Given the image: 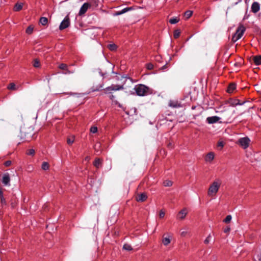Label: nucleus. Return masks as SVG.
Returning a JSON list of instances; mask_svg holds the SVG:
<instances>
[{"mask_svg":"<svg viewBox=\"0 0 261 261\" xmlns=\"http://www.w3.org/2000/svg\"><path fill=\"white\" fill-rule=\"evenodd\" d=\"M10 181V177L8 174H5L3 177V182L5 185H9Z\"/></svg>","mask_w":261,"mask_h":261,"instance_id":"obj_16","label":"nucleus"},{"mask_svg":"<svg viewBox=\"0 0 261 261\" xmlns=\"http://www.w3.org/2000/svg\"><path fill=\"white\" fill-rule=\"evenodd\" d=\"M91 7V5L88 3H84L83 6L81 7L80 11H79V15H84L88 8Z\"/></svg>","mask_w":261,"mask_h":261,"instance_id":"obj_7","label":"nucleus"},{"mask_svg":"<svg viewBox=\"0 0 261 261\" xmlns=\"http://www.w3.org/2000/svg\"><path fill=\"white\" fill-rule=\"evenodd\" d=\"M27 154L28 155H33L35 154V150L33 149H30L28 151Z\"/></svg>","mask_w":261,"mask_h":261,"instance_id":"obj_37","label":"nucleus"},{"mask_svg":"<svg viewBox=\"0 0 261 261\" xmlns=\"http://www.w3.org/2000/svg\"><path fill=\"white\" fill-rule=\"evenodd\" d=\"M189 228L188 227H185L180 230V235L182 237H186L189 234Z\"/></svg>","mask_w":261,"mask_h":261,"instance_id":"obj_11","label":"nucleus"},{"mask_svg":"<svg viewBox=\"0 0 261 261\" xmlns=\"http://www.w3.org/2000/svg\"><path fill=\"white\" fill-rule=\"evenodd\" d=\"M147 198V196L145 193H142L141 194L138 195L136 197V200L138 201L143 202L145 201Z\"/></svg>","mask_w":261,"mask_h":261,"instance_id":"obj_13","label":"nucleus"},{"mask_svg":"<svg viewBox=\"0 0 261 261\" xmlns=\"http://www.w3.org/2000/svg\"><path fill=\"white\" fill-rule=\"evenodd\" d=\"M220 119V118L216 116L208 117L206 118V122L209 124H213L217 122Z\"/></svg>","mask_w":261,"mask_h":261,"instance_id":"obj_8","label":"nucleus"},{"mask_svg":"<svg viewBox=\"0 0 261 261\" xmlns=\"http://www.w3.org/2000/svg\"><path fill=\"white\" fill-rule=\"evenodd\" d=\"M179 19L175 17V18H171L170 20H169V22L170 23H171V24H175L177 22H178L179 21Z\"/></svg>","mask_w":261,"mask_h":261,"instance_id":"obj_28","label":"nucleus"},{"mask_svg":"<svg viewBox=\"0 0 261 261\" xmlns=\"http://www.w3.org/2000/svg\"><path fill=\"white\" fill-rule=\"evenodd\" d=\"M114 97V95H111L110 96V99H113Z\"/></svg>","mask_w":261,"mask_h":261,"instance_id":"obj_48","label":"nucleus"},{"mask_svg":"<svg viewBox=\"0 0 261 261\" xmlns=\"http://www.w3.org/2000/svg\"><path fill=\"white\" fill-rule=\"evenodd\" d=\"M215 153L213 152H208L205 156L204 160L206 162L211 163L214 160Z\"/></svg>","mask_w":261,"mask_h":261,"instance_id":"obj_9","label":"nucleus"},{"mask_svg":"<svg viewBox=\"0 0 261 261\" xmlns=\"http://www.w3.org/2000/svg\"><path fill=\"white\" fill-rule=\"evenodd\" d=\"M8 89L11 90H16L17 89V87L16 86V85L14 83H10L8 86Z\"/></svg>","mask_w":261,"mask_h":261,"instance_id":"obj_22","label":"nucleus"},{"mask_svg":"<svg viewBox=\"0 0 261 261\" xmlns=\"http://www.w3.org/2000/svg\"><path fill=\"white\" fill-rule=\"evenodd\" d=\"M180 30H176L174 32V34H173L174 37L175 38H177L180 36Z\"/></svg>","mask_w":261,"mask_h":261,"instance_id":"obj_30","label":"nucleus"},{"mask_svg":"<svg viewBox=\"0 0 261 261\" xmlns=\"http://www.w3.org/2000/svg\"><path fill=\"white\" fill-rule=\"evenodd\" d=\"M230 230V228L229 227L227 226L224 229V232L225 233H228Z\"/></svg>","mask_w":261,"mask_h":261,"instance_id":"obj_44","label":"nucleus"},{"mask_svg":"<svg viewBox=\"0 0 261 261\" xmlns=\"http://www.w3.org/2000/svg\"><path fill=\"white\" fill-rule=\"evenodd\" d=\"M212 240V236L211 234H210L208 237L205 239L204 241V243L206 244H208Z\"/></svg>","mask_w":261,"mask_h":261,"instance_id":"obj_35","label":"nucleus"},{"mask_svg":"<svg viewBox=\"0 0 261 261\" xmlns=\"http://www.w3.org/2000/svg\"><path fill=\"white\" fill-rule=\"evenodd\" d=\"M123 249L126 250H131L132 249V248L131 247V246L129 244H125L124 245H123Z\"/></svg>","mask_w":261,"mask_h":261,"instance_id":"obj_34","label":"nucleus"},{"mask_svg":"<svg viewBox=\"0 0 261 261\" xmlns=\"http://www.w3.org/2000/svg\"><path fill=\"white\" fill-rule=\"evenodd\" d=\"M193 12L190 10L187 11L185 14L184 16L187 18L188 19L191 17V16L192 15Z\"/></svg>","mask_w":261,"mask_h":261,"instance_id":"obj_25","label":"nucleus"},{"mask_svg":"<svg viewBox=\"0 0 261 261\" xmlns=\"http://www.w3.org/2000/svg\"><path fill=\"white\" fill-rule=\"evenodd\" d=\"M11 164V161H7L5 162V165L6 166H9Z\"/></svg>","mask_w":261,"mask_h":261,"instance_id":"obj_45","label":"nucleus"},{"mask_svg":"<svg viewBox=\"0 0 261 261\" xmlns=\"http://www.w3.org/2000/svg\"><path fill=\"white\" fill-rule=\"evenodd\" d=\"M122 88V87L119 85H112L106 88L105 90H119Z\"/></svg>","mask_w":261,"mask_h":261,"instance_id":"obj_14","label":"nucleus"},{"mask_svg":"<svg viewBox=\"0 0 261 261\" xmlns=\"http://www.w3.org/2000/svg\"><path fill=\"white\" fill-rule=\"evenodd\" d=\"M164 185L165 187H170L172 185V182L170 180H166L164 181Z\"/></svg>","mask_w":261,"mask_h":261,"instance_id":"obj_31","label":"nucleus"},{"mask_svg":"<svg viewBox=\"0 0 261 261\" xmlns=\"http://www.w3.org/2000/svg\"><path fill=\"white\" fill-rule=\"evenodd\" d=\"M23 6V3H17L14 6V10L15 11H19L22 9Z\"/></svg>","mask_w":261,"mask_h":261,"instance_id":"obj_17","label":"nucleus"},{"mask_svg":"<svg viewBox=\"0 0 261 261\" xmlns=\"http://www.w3.org/2000/svg\"><path fill=\"white\" fill-rule=\"evenodd\" d=\"M237 144L243 149H246L250 146L251 140L247 136L242 137L238 139Z\"/></svg>","mask_w":261,"mask_h":261,"instance_id":"obj_3","label":"nucleus"},{"mask_svg":"<svg viewBox=\"0 0 261 261\" xmlns=\"http://www.w3.org/2000/svg\"><path fill=\"white\" fill-rule=\"evenodd\" d=\"M67 143L69 145L72 144L74 142V138L73 137L72 138H69L67 139Z\"/></svg>","mask_w":261,"mask_h":261,"instance_id":"obj_39","label":"nucleus"},{"mask_svg":"<svg viewBox=\"0 0 261 261\" xmlns=\"http://www.w3.org/2000/svg\"><path fill=\"white\" fill-rule=\"evenodd\" d=\"M222 181L219 179L214 180L210 186L207 191V195L210 197L216 196L221 185Z\"/></svg>","mask_w":261,"mask_h":261,"instance_id":"obj_2","label":"nucleus"},{"mask_svg":"<svg viewBox=\"0 0 261 261\" xmlns=\"http://www.w3.org/2000/svg\"><path fill=\"white\" fill-rule=\"evenodd\" d=\"M41 168L44 170H46L49 168V165L47 162H44L42 163Z\"/></svg>","mask_w":261,"mask_h":261,"instance_id":"obj_27","label":"nucleus"},{"mask_svg":"<svg viewBox=\"0 0 261 261\" xmlns=\"http://www.w3.org/2000/svg\"><path fill=\"white\" fill-rule=\"evenodd\" d=\"M100 164H101V161H100V160L99 159L95 160V161L94 162V165L96 168H99V167L100 166Z\"/></svg>","mask_w":261,"mask_h":261,"instance_id":"obj_32","label":"nucleus"},{"mask_svg":"<svg viewBox=\"0 0 261 261\" xmlns=\"http://www.w3.org/2000/svg\"><path fill=\"white\" fill-rule=\"evenodd\" d=\"M33 66L36 68L39 67L40 66V62L38 59H35L34 60Z\"/></svg>","mask_w":261,"mask_h":261,"instance_id":"obj_33","label":"nucleus"},{"mask_svg":"<svg viewBox=\"0 0 261 261\" xmlns=\"http://www.w3.org/2000/svg\"><path fill=\"white\" fill-rule=\"evenodd\" d=\"M236 84L233 83L230 84L228 87L227 92L228 93H232L233 91L236 89Z\"/></svg>","mask_w":261,"mask_h":261,"instance_id":"obj_20","label":"nucleus"},{"mask_svg":"<svg viewBox=\"0 0 261 261\" xmlns=\"http://www.w3.org/2000/svg\"><path fill=\"white\" fill-rule=\"evenodd\" d=\"M260 9V5L257 2H254L251 5V11L253 13H257Z\"/></svg>","mask_w":261,"mask_h":261,"instance_id":"obj_10","label":"nucleus"},{"mask_svg":"<svg viewBox=\"0 0 261 261\" xmlns=\"http://www.w3.org/2000/svg\"><path fill=\"white\" fill-rule=\"evenodd\" d=\"M100 147V143L98 142L95 145V146H94V148L95 149V150H96L97 152H98V148Z\"/></svg>","mask_w":261,"mask_h":261,"instance_id":"obj_42","label":"nucleus"},{"mask_svg":"<svg viewBox=\"0 0 261 261\" xmlns=\"http://www.w3.org/2000/svg\"><path fill=\"white\" fill-rule=\"evenodd\" d=\"M165 215V213L163 210H161L159 212V217L160 218H163Z\"/></svg>","mask_w":261,"mask_h":261,"instance_id":"obj_38","label":"nucleus"},{"mask_svg":"<svg viewBox=\"0 0 261 261\" xmlns=\"http://www.w3.org/2000/svg\"><path fill=\"white\" fill-rule=\"evenodd\" d=\"M108 48L112 50H115L117 48V46L115 44H109L108 45Z\"/></svg>","mask_w":261,"mask_h":261,"instance_id":"obj_24","label":"nucleus"},{"mask_svg":"<svg viewBox=\"0 0 261 261\" xmlns=\"http://www.w3.org/2000/svg\"><path fill=\"white\" fill-rule=\"evenodd\" d=\"M232 219L231 215H227L225 219L223 220V222L225 223H229Z\"/></svg>","mask_w":261,"mask_h":261,"instance_id":"obj_29","label":"nucleus"},{"mask_svg":"<svg viewBox=\"0 0 261 261\" xmlns=\"http://www.w3.org/2000/svg\"><path fill=\"white\" fill-rule=\"evenodd\" d=\"M48 22V19L46 17H41L40 19V22L43 25H45L47 24Z\"/></svg>","mask_w":261,"mask_h":261,"instance_id":"obj_23","label":"nucleus"},{"mask_svg":"<svg viewBox=\"0 0 261 261\" xmlns=\"http://www.w3.org/2000/svg\"><path fill=\"white\" fill-rule=\"evenodd\" d=\"M169 106L172 108H177L180 107V105L176 100H170Z\"/></svg>","mask_w":261,"mask_h":261,"instance_id":"obj_15","label":"nucleus"},{"mask_svg":"<svg viewBox=\"0 0 261 261\" xmlns=\"http://www.w3.org/2000/svg\"><path fill=\"white\" fill-rule=\"evenodd\" d=\"M188 214V209L186 207L180 210L177 215V219L183 220L185 218Z\"/></svg>","mask_w":261,"mask_h":261,"instance_id":"obj_6","label":"nucleus"},{"mask_svg":"<svg viewBox=\"0 0 261 261\" xmlns=\"http://www.w3.org/2000/svg\"><path fill=\"white\" fill-rule=\"evenodd\" d=\"M253 61L256 65L261 64V56H255L253 58Z\"/></svg>","mask_w":261,"mask_h":261,"instance_id":"obj_19","label":"nucleus"},{"mask_svg":"<svg viewBox=\"0 0 261 261\" xmlns=\"http://www.w3.org/2000/svg\"><path fill=\"white\" fill-rule=\"evenodd\" d=\"M70 24L69 18L68 16H66L64 20L61 23L59 26V29L60 30H64L69 27Z\"/></svg>","mask_w":261,"mask_h":261,"instance_id":"obj_5","label":"nucleus"},{"mask_svg":"<svg viewBox=\"0 0 261 261\" xmlns=\"http://www.w3.org/2000/svg\"><path fill=\"white\" fill-rule=\"evenodd\" d=\"M91 7H97L98 6V0H89Z\"/></svg>","mask_w":261,"mask_h":261,"instance_id":"obj_21","label":"nucleus"},{"mask_svg":"<svg viewBox=\"0 0 261 261\" xmlns=\"http://www.w3.org/2000/svg\"><path fill=\"white\" fill-rule=\"evenodd\" d=\"M59 68L64 71L62 72L64 74H70L71 72L67 69V65L65 64H61L59 66Z\"/></svg>","mask_w":261,"mask_h":261,"instance_id":"obj_12","label":"nucleus"},{"mask_svg":"<svg viewBox=\"0 0 261 261\" xmlns=\"http://www.w3.org/2000/svg\"><path fill=\"white\" fill-rule=\"evenodd\" d=\"M166 68H167V65H164V66H163V67H162V70L165 69H166Z\"/></svg>","mask_w":261,"mask_h":261,"instance_id":"obj_47","label":"nucleus"},{"mask_svg":"<svg viewBox=\"0 0 261 261\" xmlns=\"http://www.w3.org/2000/svg\"><path fill=\"white\" fill-rule=\"evenodd\" d=\"M121 14H122V13H121V11H118V12H117L116 13V15H121Z\"/></svg>","mask_w":261,"mask_h":261,"instance_id":"obj_46","label":"nucleus"},{"mask_svg":"<svg viewBox=\"0 0 261 261\" xmlns=\"http://www.w3.org/2000/svg\"><path fill=\"white\" fill-rule=\"evenodd\" d=\"M134 90L137 94L140 96H146L151 94L152 93V90L151 89L143 84L136 85Z\"/></svg>","mask_w":261,"mask_h":261,"instance_id":"obj_1","label":"nucleus"},{"mask_svg":"<svg viewBox=\"0 0 261 261\" xmlns=\"http://www.w3.org/2000/svg\"><path fill=\"white\" fill-rule=\"evenodd\" d=\"M34 30V28L32 25L29 26L27 29H26V33L28 34H31Z\"/></svg>","mask_w":261,"mask_h":261,"instance_id":"obj_26","label":"nucleus"},{"mask_svg":"<svg viewBox=\"0 0 261 261\" xmlns=\"http://www.w3.org/2000/svg\"><path fill=\"white\" fill-rule=\"evenodd\" d=\"M130 9H131L130 8H124V9H122L121 11V13L124 14V13H126V12H127L128 11H129V10H130Z\"/></svg>","mask_w":261,"mask_h":261,"instance_id":"obj_43","label":"nucleus"},{"mask_svg":"<svg viewBox=\"0 0 261 261\" xmlns=\"http://www.w3.org/2000/svg\"><path fill=\"white\" fill-rule=\"evenodd\" d=\"M224 144L222 140H219L218 142V147H220L222 148L223 147Z\"/></svg>","mask_w":261,"mask_h":261,"instance_id":"obj_36","label":"nucleus"},{"mask_svg":"<svg viewBox=\"0 0 261 261\" xmlns=\"http://www.w3.org/2000/svg\"><path fill=\"white\" fill-rule=\"evenodd\" d=\"M146 67L148 70H151L153 68V65L152 63H148L146 65Z\"/></svg>","mask_w":261,"mask_h":261,"instance_id":"obj_41","label":"nucleus"},{"mask_svg":"<svg viewBox=\"0 0 261 261\" xmlns=\"http://www.w3.org/2000/svg\"><path fill=\"white\" fill-rule=\"evenodd\" d=\"M171 242V239L169 237H164L162 239V243L165 246H167Z\"/></svg>","mask_w":261,"mask_h":261,"instance_id":"obj_18","label":"nucleus"},{"mask_svg":"<svg viewBox=\"0 0 261 261\" xmlns=\"http://www.w3.org/2000/svg\"><path fill=\"white\" fill-rule=\"evenodd\" d=\"M97 131V128L96 126H92L90 128V132L92 133H95Z\"/></svg>","mask_w":261,"mask_h":261,"instance_id":"obj_40","label":"nucleus"},{"mask_svg":"<svg viewBox=\"0 0 261 261\" xmlns=\"http://www.w3.org/2000/svg\"><path fill=\"white\" fill-rule=\"evenodd\" d=\"M245 28L243 26L239 27L236 33L234 34V35L232 37V40L233 42H236L237 40H238L239 39L241 38L242 36L244 31H245Z\"/></svg>","mask_w":261,"mask_h":261,"instance_id":"obj_4","label":"nucleus"}]
</instances>
